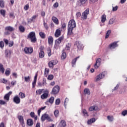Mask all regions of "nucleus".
<instances>
[{
	"mask_svg": "<svg viewBox=\"0 0 127 127\" xmlns=\"http://www.w3.org/2000/svg\"><path fill=\"white\" fill-rule=\"evenodd\" d=\"M76 27V22L74 19L70 20L68 24L67 35H72L73 34V29Z\"/></svg>",
	"mask_w": 127,
	"mask_h": 127,
	"instance_id": "nucleus-1",
	"label": "nucleus"
},
{
	"mask_svg": "<svg viewBox=\"0 0 127 127\" xmlns=\"http://www.w3.org/2000/svg\"><path fill=\"white\" fill-rule=\"evenodd\" d=\"M27 39H30L31 42H32V43H35V42H36L37 41V39L36 38V35H35V32H30L27 36Z\"/></svg>",
	"mask_w": 127,
	"mask_h": 127,
	"instance_id": "nucleus-2",
	"label": "nucleus"
},
{
	"mask_svg": "<svg viewBox=\"0 0 127 127\" xmlns=\"http://www.w3.org/2000/svg\"><path fill=\"white\" fill-rule=\"evenodd\" d=\"M15 29L13 27H11V26H8L5 27V32L4 34L5 35H9L10 34V32H12L14 31Z\"/></svg>",
	"mask_w": 127,
	"mask_h": 127,
	"instance_id": "nucleus-3",
	"label": "nucleus"
},
{
	"mask_svg": "<svg viewBox=\"0 0 127 127\" xmlns=\"http://www.w3.org/2000/svg\"><path fill=\"white\" fill-rule=\"evenodd\" d=\"M41 120L42 122H45L46 120L48 121V122H53V119H52L51 117H50V116L49 115L45 113L42 115L41 117Z\"/></svg>",
	"mask_w": 127,
	"mask_h": 127,
	"instance_id": "nucleus-4",
	"label": "nucleus"
},
{
	"mask_svg": "<svg viewBox=\"0 0 127 127\" xmlns=\"http://www.w3.org/2000/svg\"><path fill=\"white\" fill-rule=\"evenodd\" d=\"M90 13V9L89 8H87L82 13L81 16V20H86L88 18V14Z\"/></svg>",
	"mask_w": 127,
	"mask_h": 127,
	"instance_id": "nucleus-5",
	"label": "nucleus"
},
{
	"mask_svg": "<svg viewBox=\"0 0 127 127\" xmlns=\"http://www.w3.org/2000/svg\"><path fill=\"white\" fill-rule=\"evenodd\" d=\"M48 96H49V90L47 89H45L43 91V94L41 96V98L42 100H45V99L48 98Z\"/></svg>",
	"mask_w": 127,
	"mask_h": 127,
	"instance_id": "nucleus-6",
	"label": "nucleus"
},
{
	"mask_svg": "<svg viewBox=\"0 0 127 127\" xmlns=\"http://www.w3.org/2000/svg\"><path fill=\"white\" fill-rule=\"evenodd\" d=\"M107 74H108L107 71H103V72L97 75L96 77V82L100 81V80H101V79H104V78H105V76L107 75Z\"/></svg>",
	"mask_w": 127,
	"mask_h": 127,
	"instance_id": "nucleus-7",
	"label": "nucleus"
},
{
	"mask_svg": "<svg viewBox=\"0 0 127 127\" xmlns=\"http://www.w3.org/2000/svg\"><path fill=\"white\" fill-rule=\"evenodd\" d=\"M59 91H60V87L58 85H56L52 89V94L53 95H56V94L59 93Z\"/></svg>",
	"mask_w": 127,
	"mask_h": 127,
	"instance_id": "nucleus-8",
	"label": "nucleus"
},
{
	"mask_svg": "<svg viewBox=\"0 0 127 127\" xmlns=\"http://www.w3.org/2000/svg\"><path fill=\"white\" fill-rule=\"evenodd\" d=\"M74 46H76L78 50H83V49L84 48V46H83V44H81L80 42L78 41L75 42Z\"/></svg>",
	"mask_w": 127,
	"mask_h": 127,
	"instance_id": "nucleus-9",
	"label": "nucleus"
},
{
	"mask_svg": "<svg viewBox=\"0 0 127 127\" xmlns=\"http://www.w3.org/2000/svg\"><path fill=\"white\" fill-rule=\"evenodd\" d=\"M44 47H41L39 48V57L40 58H44V56L45 55V54L44 53Z\"/></svg>",
	"mask_w": 127,
	"mask_h": 127,
	"instance_id": "nucleus-10",
	"label": "nucleus"
},
{
	"mask_svg": "<svg viewBox=\"0 0 127 127\" xmlns=\"http://www.w3.org/2000/svg\"><path fill=\"white\" fill-rule=\"evenodd\" d=\"M24 51L25 54H31L33 52V49L31 47H26L24 48Z\"/></svg>",
	"mask_w": 127,
	"mask_h": 127,
	"instance_id": "nucleus-11",
	"label": "nucleus"
},
{
	"mask_svg": "<svg viewBox=\"0 0 127 127\" xmlns=\"http://www.w3.org/2000/svg\"><path fill=\"white\" fill-rule=\"evenodd\" d=\"M119 45H118V42H114L108 46L109 49H115L116 47H118Z\"/></svg>",
	"mask_w": 127,
	"mask_h": 127,
	"instance_id": "nucleus-12",
	"label": "nucleus"
},
{
	"mask_svg": "<svg viewBox=\"0 0 127 127\" xmlns=\"http://www.w3.org/2000/svg\"><path fill=\"white\" fill-rule=\"evenodd\" d=\"M62 31V30H61V28H59L57 29L56 30V32L55 33V37H59L60 35H61V32Z\"/></svg>",
	"mask_w": 127,
	"mask_h": 127,
	"instance_id": "nucleus-13",
	"label": "nucleus"
},
{
	"mask_svg": "<svg viewBox=\"0 0 127 127\" xmlns=\"http://www.w3.org/2000/svg\"><path fill=\"white\" fill-rule=\"evenodd\" d=\"M63 40H64V36H62L56 40L55 44H58V45L59 46L60 43H61Z\"/></svg>",
	"mask_w": 127,
	"mask_h": 127,
	"instance_id": "nucleus-14",
	"label": "nucleus"
},
{
	"mask_svg": "<svg viewBox=\"0 0 127 127\" xmlns=\"http://www.w3.org/2000/svg\"><path fill=\"white\" fill-rule=\"evenodd\" d=\"M13 102L15 104H20V98L18 96L16 95L13 98Z\"/></svg>",
	"mask_w": 127,
	"mask_h": 127,
	"instance_id": "nucleus-15",
	"label": "nucleus"
},
{
	"mask_svg": "<svg viewBox=\"0 0 127 127\" xmlns=\"http://www.w3.org/2000/svg\"><path fill=\"white\" fill-rule=\"evenodd\" d=\"M79 4L80 6H84L85 4H87L88 0H78Z\"/></svg>",
	"mask_w": 127,
	"mask_h": 127,
	"instance_id": "nucleus-16",
	"label": "nucleus"
},
{
	"mask_svg": "<svg viewBox=\"0 0 127 127\" xmlns=\"http://www.w3.org/2000/svg\"><path fill=\"white\" fill-rule=\"evenodd\" d=\"M66 121H65V120H62L58 126V127H66Z\"/></svg>",
	"mask_w": 127,
	"mask_h": 127,
	"instance_id": "nucleus-17",
	"label": "nucleus"
},
{
	"mask_svg": "<svg viewBox=\"0 0 127 127\" xmlns=\"http://www.w3.org/2000/svg\"><path fill=\"white\" fill-rule=\"evenodd\" d=\"M11 94H12V91H9L4 96V99L8 102V101H9V97H10V95H11Z\"/></svg>",
	"mask_w": 127,
	"mask_h": 127,
	"instance_id": "nucleus-18",
	"label": "nucleus"
},
{
	"mask_svg": "<svg viewBox=\"0 0 127 127\" xmlns=\"http://www.w3.org/2000/svg\"><path fill=\"white\" fill-rule=\"evenodd\" d=\"M37 76H38V74H37V72H36L34 78V81L32 82L33 88H34L35 87V85H36V82L37 81Z\"/></svg>",
	"mask_w": 127,
	"mask_h": 127,
	"instance_id": "nucleus-19",
	"label": "nucleus"
},
{
	"mask_svg": "<svg viewBox=\"0 0 127 127\" xmlns=\"http://www.w3.org/2000/svg\"><path fill=\"white\" fill-rule=\"evenodd\" d=\"M98 110H99V108H98L97 106L95 105L91 106L89 108V112H93V111H98Z\"/></svg>",
	"mask_w": 127,
	"mask_h": 127,
	"instance_id": "nucleus-20",
	"label": "nucleus"
},
{
	"mask_svg": "<svg viewBox=\"0 0 127 127\" xmlns=\"http://www.w3.org/2000/svg\"><path fill=\"white\" fill-rule=\"evenodd\" d=\"M54 40L53 37H52V36H50L48 37V44H49V45H53Z\"/></svg>",
	"mask_w": 127,
	"mask_h": 127,
	"instance_id": "nucleus-21",
	"label": "nucleus"
},
{
	"mask_svg": "<svg viewBox=\"0 0 127 127\" xmlns=\"http://www.w3.org/2000/svg\"><path fill=\"white\" fill-rule=\"evenodd\" d=\"M96 122V118H93L88 120L87 125H91V124H94Z\"/></svg>",
	"mask_w": 127,
	"mask_h": 127,
	"instance_id": "nucleus-22",
	"label": "nucleus"
},
{
	"mask_svg": "<svg viewBox=\"0 0 127 127\" xmlns=\"http://www.w3.org/2000/svg\"><path fill=\"white\" fill-rule=\"evenodd\" d=\"M18 119L19 120V123L21 125H23L24 124V120H23V117L22 116H18Z\"/></svg>",
	"mask_w": 127,
	"mask_h": 127,
	"instance_id": "nucleus-23",
	"label": "nucleus"
},
{
	"mask_svg": "<svg viewBox=\"0 0 127 127\" xmlns=\"http://www.w3.org/2000/svg\"><path fill=\"white\" fill-rule=\"evenodd\" d=\"M84 94H85V95H88V96L91 95V91H90V89L88 88H85L84 90Z\"/></svg>",
	"mask_w": 127,
	"mask_h": 127,
	"instance_id": "nucleus-24",
	"label": "nucleus"
},
{
	"mask_svg": "<svg viewBox=\"0 0 127 127\" xmlns=\"http://www.w3.org/2000/svg\"><path fill=\"white\" fill-rule=\"evenodd\" d=\"M45 89H39L36 91V95H41Z\"/></svg>",
	"mask_w": 127,
	"mask_h": 127,
	"instance_id": "nucleus-25",
	"label": "nucleus"
},
{
	"mask_svg": "<svg viewBox=\"0 0 127 127\" xmlns=\"http://www.w3.org/2000/svg\"><path fill=\"white\" fill-rule=\"evenodd\" d=\"M67 57V54H66V52H65V50H63V53L62 54L61 58L62 59H65Z\"/></svg>",
	"mask_w": 127,
	"mask_h": 127,
	"instance_id": "nucleus-26",
	"label": "nucleus"
},
{
	"mask_svg": "<svg viewBox=\"0 0 127 127\" xmlns=\"http://www.w3.org/2000/svg\"><path fill=\"white\" fill-rule=\"evenodd\" d=\"M70 49H71V44L69 43L66 44L64 51H70Z\"/></svg>",
	"mask_w": 127,
	"mask_h": 127,
	"instance_id": "nucleus-27",
	"label": "nucleus"
},
{
	"mask_svg": "<svg viewBox=\"0 0 127 127\" xmlns=\"http://www.w3.org/2000/svg\"><path fill=\"white\" fill-rule=\"evenodd\" d=\"M106 20H107V15L104 14L101 16V22H102V23H104L106 21Z\"/></svg>",
	"mask_w": 127,
	"mask_h": 127,
	"instance_id": "nucleus-28",
	"label": "nucleus"
},
{
	"mask_svg": "<svg viewBox=\"0 0 127 127\" xmlns=\"http://www.w3.org/2000/svg\"><path fill=\"white\" fill-rule=\"evenodd\" d=\"M37 16H38V15H33L31 19H29L28 22L31 23V22H32L33 20H34L35 19H36V18L37 17Z\"/></svg>",
	"mask_w": 127,
	"mask_h": 127,
	"instance_id": "nucleus-29",
	"label": "nucleus"
},
{
	"mask_svg": "<svg viewBox=\"0 0 127 127\" xmlns=\"http://www.w3.org/2000/svg\"><path fill=\"white\" fill-rule=\"evenodd\" d=\"M19 30L20 32L23 33L25 31V28L22 25H20L19 27Z\"/></svg>",
	"mask_w": 127,
	"mask_h": 127,
	"instance_id": "nucleus-30",
	"label": "nucleus"
},
{
	"mask_svg": "<svg viewBox=\"0 0 127 127\" xmlns=\"http://www.w3.org/2000/svg\"><path fill=\"white\" fill-rule=\"evenodd\" d=\"M82 114L85 117V118H87V117H89V114H88V112H87V110L86 109L82 110Z\"/></svg>",
	"mask_w": 127,
	"mask_h": 127,
	"instance_id": "nucleus-31",
	"label": "nucleus"
},
{
	"mask_svg": "<svg viewBox=\"0 0 127 127\" xmlns=\"http://www.w3.org/2000/svg\"><path fill=\"white\" fill-rule=\"evenodd\" d=\"M30 116L31 117V118H32L33 119H34L35 120V121H37V116H35V114L34 113V112H32L30 113Z\"/></svg>",
	"mask_w": 127,
	"mask_h": 127,
	"instance_id": "nucleus-32",
	"label": "nucleus"
},
{
	"mask_svg": "<svg viewBox=\"0 0 127 127\" xmlns=\"http://www.w3.org/2000/svg\"><path fill=\"white\" fill-rule=\"evenodd\" d=\"M27 124L28 126H33V121L32 119H28L27 121Z\"/></svg>",
	"mask_w": 127,
	"mask_h": 127,
	"instance_id": "nucleus-33",
	"label": "nucleus"
},
{
	"mask_svg": "<svg viewBox=\"0 0 127 127\" xmlns=\"http://www.w3.org/2000/svg\"><path fill=\"white\" fill-rule=\"evenodd\" d=\"M52 20L55 23H56V24H59V21H58V19L56 18V17H53Z\"/></svg>",
	"mask_w": 127,
	"mask_h": 127,
	"instance_id": "nucleus-34",
	"label": "nucleus"
},
{
	"mask_svg": "<svg viewBox=\"0 0 127 127\" xmlns=\"http://www.w3.org/2000/svg\"><path fill=\"white\" fill-rule=\"evenodd\" d=\"M48 74H49V69L46 68L45 69V71H44L45 77H47V76H48Z\"/></svg>",
	"mask_w": 127,
	"mask_h": 127,
	"instance_id": "nucleus-35",
	"label": "nucleus"
},
{
	"mask_svg": "<svg viewBox=\"0 0 127 127\" xmlns=\"http://www.w3.org/2000/svg\"><path fill=\"white\" fill-rule=\"evenodd\" d=\"M39 36L42 39H44L45 38V33L43 32H40L39 33Z\"/></svg>",
	"mask_w": 127,
	"mask_h": 127,
	"instance_id": "nucleus-36",
	"label": "nucleus"
},
{
	"mask_svg": "<svg viewBox=\"0 0 127 127\" xmlns=\"http://www.w3.org/2000/svg\"><path fill=\"white\" fill-rule=\"evenodd\" d=\"M5 12L6 11L4 9H1L0 10V13L1 15H2L3 17H5Z\"/></svg>",
	"mask_w": 127,
	"mask_h": 127,
	"instance_id": "nucleus-37",
	"label": "nucleus"
},
{
	"mask_svg": "<svg viewBox=\"0 0 127 127\" xmlns=\"http://www.w3.org/2000/svg\"><path fill=\"white\" fill-rule=\"evenodd\" d=\"M0 72H1L2 74L4 73V67H3V65L1 64H0Z\"/></svg>",
	"mask_w": 127,
	"mask_h": 127,
	"instance_id": "nucleus-38",
	"label": "nucleus"
},
{
	"mask_svg": "<svg viewBox=\"0 0 127 127\" xmlns=\"http://www.w3.org/2000/svg\"><path fill=\"white\" fill-rule=\"evenodd\" d=\"M46 108V106H44L43 107H41L40 109L38 111V116H40V113H41V111H43V110H45Z\"/></svg>",
	"mask_w": 127,
	"mask_h": 127,
	"instance_id": "nucleus-39",
	"label": "nucleus"
},
{
	"mask_svg": "<svg viewBox=\"0 0 127 127\" xmlns=\"http://www.w3.org/2000/svg\"><path fill=\"white\" fill-rule=\"evenodd\" d=\"M0 7L1 8H3L4 7V1L3 0H0Z\"/></svg>",
	"mask_w": 127,
	"mask_h": 127,
	"instance_id": "nucleus-40",
	"label": "nucleus"
},
{
	"mask_svg": "<svg viewBox=\"0 0 127 127\" xmlns=\"http://www.w3.org/2000/svg\"><path fill=\"white\" fill-rule=\"evenodd\" d=\"M43 25L46 30H48V29H49V26H48V24H47V23L45 22V21H44Z\"/></svg>",
	"mask_w": 127,
	"mask_h": 127,
	"instance_id": "nucleus-41",
	"label": "nucleus"
},
{
	"mask_svg": "<svg viewBox=\"0 0 127 127\" xmlns=\"http://www.w3.org/2000/svg\"><path fill=\"white\" fill-rule=\"evenodd\" d=\"M10 74V69L7 68L5 72V74L6 76H9V74Z\"/></svg>",
	"mask_w": 127,
	"mask_h": 127,
	"instance_id": "nucleus-42",
	"label": "nucleus"
},
{
	"mask_svg": "<svg viewBox=\"0 0 127 127\" xmlns=\"http://www.w3.org/2000/svg\"><path fill=\"white\" fill-rule=\"evenodd\" d=\"M57 63H58V61H57V60H54L53 61H51L48 64H57Z\"/></svg>",
	"mask_w": 127,
	"mask_h": 127,
	"instance_id": "nucleus-43",
	"label": "nucleus"
},
{
	"mask_svg": "<svg viewBox=\"0 0 127 127\" xmlns=\"http://www.w3.org/2000/svg\"><path fill=\"white\" fill-rule=\"evenodd\" d=\"M5 55L6 57H8V56H10V52L7 50H5Z\"/></svg>",
	"mask_w": 127,
	"mask_h": 127,
	"instance_id": "nucleus-44",
	"label": "nucleus"
},
{
	"mask_svg": "<svg viewBox=\"0 0 127 127\" xmlns=\"http://www.w3.org/2000/svg\"><path fill=\"white\" fill-rule=\"evenodd\" d=\"M107 119L109 122H113L114 121V117L108 116H107Z\"/></svg>",
	"mask_w": 127,
	"mask_h": 127,
	"instance_id": "nucleus-45",
	"label": "nucleus"
},
{
	"mask_svg": "<svg viewBox=\"0 0 127 127\" xmlns=\"http://www.w3.org/2000/svg\"><path fill=\"white\" fill-rule=\"evenodd\" d=\"M30 79H31V77L29 76L24 77L25 82H29V81H30Z\"/></svg>",
	"mask_w": 127,
	"mask_h": 127,
	"instance_id": "nucleus-46",
	"label": "nucleus"
},
{
	"mask_svg": "<svg viewBox=\"0 0 127 127\" xmlns=\"http://www.w3.org/2000/svg\"><path fill=\"white\" fill-rule=\"evenodd\" d=\"M110 34H111V30L107 31L106 36H105V38L106 39L109 38V36H110Z\"/></svg>",
	"mask_w": 127,
	"mask_h": 127,
	"instance_id": "nucleus-47",
	"label": "nucleus"
},
{
	"mask_svg": "<svg viewBox=\"0 0 127 127\" xmlns=\"http://www.w3.org/2000/svg\"><path fill=\"white\" fill-rule=\"evenodd\" d=\"M19 95L21 99H24V98H25V94L22 92H20Z\"/></svg>",
	"mask_w": 127,
	"mask_h": 127,
	"instance_id": "nucleus-48",
	"label": "nucleus"
},
{
	"mask_svg": "<svg viewBox=\"0 0 127 127\" xmlns=\"http://www.w3.org/2000/svg\"><path fill=\"white\" fill-rule=\"evenodd\" d=\"M43 84V86H46V85H47V80H46V78H44L43 79V81H42V83Z\"/></svg>",
	"mask_w": 127,
	"mask_h": 127,
	"instance_id": "nucleus-49",
	"label": "nucleus"
},
{
	"mask_svg": "<svg viewBox=\"0 0 127 127\" xmlns=\"http://www.w3.org/2000/svg\"><path fill=\"white\" fill-rule=\"evenodd\" d=\"M68 102H69V99H68L67 98H66L64 100V103L65 109H66V106H67V104H68Z\"/></svg>",
	"mask_w": 127,
	"mask_h": 127,
	"instance_id": "nucleus-50",
	"label": "nucleus"
},
{
	"mask_svg": "<svg viewBox=\"0 0 127 127\" xmlns=\"http://www.w3.org/2000/svg\"><path fill=\"white\" fill-rule=\"evenodd\" d=\"M80 58V57H77L73 59L72 61V64H76V62H77V60Z\"/></svg>",
	"mask_w": 127,
	"mask_h": 127,
	"instance_id": "nucleus-51",
	"label": "nucleus"
},
{
	"mask_svg": "<svg viewBox=\"0 0 127 127\" xmlns=\"http://www.w3.org/2000/svg\"><path fill=\"white\" fill-rule=\"evenodd\" d=\"M54 78V76L52 74H50L48 76V80H53Z\"/></svg>",
	"mask_w": 127,
	"mask_h": 127,
	"instance_id": "nucleus-52",
	"label": "nucleus"
},
{
	"mask_svg": "<svg viewBox=\"0 0 127 127\" xmlns=\"http://www.w3.org/2000/svg\"><path fill=\"white\" fill-rule=\"evenodd\" d=\"M49 102L50 104H53V103H54V98L53 97H51L49 100Z\"/></svg>",
	"mask_w": 127,
	"mask_h": 127,
	"instance_id": "nucleus-53",
	"label": "nucleus"
},
{
	"mask_svg": "<svg viewBox=\"0 0 127 127\" xmlns=\"http://www.w3.org/2000/svg\"><path fill=\"white\" fill-rule=\"evenodd\" d=\"M119 87H120V83H118L116 86L114 87V89H112V91H117L118 89H119Z\"/></svg>",
	"mask_w": 127,
	"mask_h": 127,
	"instance_id": "nucleus-54",
	"label": "nucleus"
},
{
	"mask_svg": "<svg viewBox=\"0 0 127 127\" xmlns=\"http://www.w3.org/2000/svg\"><path fill=\"white\" fill-rule=\"evenodd\" d=\"M47 52L48 53V55L49 57L51 56V49L50 48H49L47 50Z\"/></svg>",
	"mask_w": 127,
	"mask_h": 127,
	"instance_id": "nucleus-55",
	"label": "nucleus"
},
{
	"mask_svg": "<svg viewBox=\"0 0 127 127\" xmlns=\"http://www.w3.org/2000/svg\"><path fill=\"white\" fill-rule=\"evenodd\" d=\"M54 114L55 115V117H56V118H57V117H58V115L59 114V111H58V110H56L55 111Z\"/></svg>",
	"mask_w": 127,
	"mask_h": 127,
	"instance_id": "nucleus-56",
	"label": "nucleus"
},
{
	"mask_svg": "<svg viewBox=\"0 0 127 127\" xmlns=\"http://www.w3.org/2000/svg\"><path fill=\"white\" fill-rule=\"evenodd\" d=\"M0 47L1 49L4 47V43H3V41H0Z\"/></svg>",
	"mask_w": 127,
	"mask_h": 127,
	"instance_id": "nucleus-57",
	"label": "nucleus"
},
{
	"mask_svg": "<svg viewBox=\"0 0 127 127\" xmlns=\"http://www.w3.org/2000/svg\"><path fill=\"white\" fill-rule=\"evenodd\" d=\"M101 62H102V59H101V58H98L96 60L95 64H101Z\"/></svg>",
	"mask_w": 127,
	"mask_h": 127,
	"instance_id": "nucleus-58",
	"label": "nucleus"
},
{
	"mask_svg": "<svg viewBox=\"0 0 127 127\" xmlns=\"http://www.w3.org/2000/svg\"><path fill=\"white\" fill-rule=\"evenodd\" d=\"M122 116H123V117H126V116L127 115V110L123 111L122 112Z\"/></svg>",
	"mask_w": 127,
	"mask_h": 127,
	"instance_id": "nucleus-59",
	"label": "nucleus"
},
{
	"mask_svg": "<svg viewBox=\"0 0 127 127\" xmlns=\"http://www.w3.org/2000/svg\"><path fill=\"white\" fill-rule=\"evenodd\" d=\"M59 6V3L56 2L53 4V7H55V8H57Z\"/></svg>",
	"mask_w": 127,
	"mask_h": 127,
	"instance_id": "nucleus-60",
	"label": "nucleus"
},
{
	"mask_svg": "<svg viewBox=\"0 0 127 127\" xmlns=\"http://www.w3.org/2000/svg\"><path fill=\"white\" fill-rule=\"evenodd\" d=\"M28 8H29V5L26 4L24 7V10H28Z\"/></svg>",
	"mask_w": 127,
	"mask_h": 127,
	"instance_id": "nucleus-61",
	"label": "nucleus"
},
{
	"mask_svg": "<svg viewBox=\"0 0 127 127\" xmlns=\"http://www.w3.org/2000/svg\"><path fill=\"white\" fill-rule=\"evenodd\" d=\"M114 22H115V20L114 18H112L109 20V24H113Z\"/></svg>",
	"mask_w": 127,
	"mask_h": 127,
	"instance_id": "nucleus-62",
	"label": "nucleus"
},
{
	"mask_svg": "<svg viewBox=\"0 0 127 127\" xmlns=\"http://www.w3.org/2000/svg\"><path fill=\"white\" fill-rule=\"evenodd\" d=\"M16 84V80H13L11 82V85L13 87Z\"/></svg>",
	"mask_w": 127,
	"mask_h": 127,
	"instance_id": "nucleus-63",
	"label": "nucleus"
},
{
	"mask_svg": "<svg viewBox=\"0 0 127 127\" xmlns=\"http://www.w3.org/2000/svg\"><path fill=\"white\" fill-rule=\"evenodd\" d=\"M1 82L3 83V84H6V83H7V80H6L4 78H3L1 80Z\"/></svg>",
	"mask_w": 127,
	"mask_h": 127,
	"instance_id": "nucleus-64",
	"label": "nucleus"
}]
</instances>
